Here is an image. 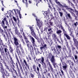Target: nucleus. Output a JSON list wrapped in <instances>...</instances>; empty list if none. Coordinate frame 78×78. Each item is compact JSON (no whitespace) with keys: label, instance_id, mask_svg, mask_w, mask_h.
I'll return each mask as SVG.
<instances>
[{"label":"nucleus","instance_id":"obj_2","mask_svg":"<svg viewBox=\"0 0 78 78\" xmlns=\"http://www.w3.org/2000/svg\"><path fill=\"white\" fill-rule=\"evenodd\" d=\"M0 68L1 70V73H2V76L4 77L5 76V70H4V68H3V64L1 63V62L0 61Z\"/></svg>","mask_w":78,"mask_h":78},{"label":"nucleus","instance_id":"obj_28","mask_svg":"<svg viewBox=\"0 0 78 78\" xmlns=\"http://www.w3.org/2000/svg\"><path fill=\"white\" fill-rule=\"evenodd\" d=\"M30 28L31 31V32L33 31H34V30H33V27H30Z\"/></svg>","mask_w":78,"mask_h":78},{"label":"nucleus","instance_id":"obj_21","mask_svg":"<svg viewBox=\"0 0 78 78\" xmlns=\"http://www.w3.org/2000/svg\"><path fill=\"white\" fill-rule=\"evenodd\" d=\"M15 34H16V35H18V36H19L20 35V33H19V32L17 30L15 31Z\"/></svg>","mask_w":78,"mask_h":78},{"label":"nucleus","instance_id":"obj_31","mask_svg":"<svg viewBox=\"0 0 78 78\" xmlns=\"http://www.w3.org/2000/svg\"><path fill=\"white\" fill-rule=\"evenodd\" d=\"M60 71L62 75H64V72H63V71L62 70V69H61Z\"/></svg>","mask_w":78,"mask_h":78},{"label":"nucleus","instance_id":"obj_40","mask_svg":"<svg viewBox=\"0 0 78 78\" xmlns=\"http://www.w3.org/2000/svg\"><path fill=\"white\" fill-rule=\"evenodd\" d=\"M57 48H59V49H60L61 48V46H60L59 45H57Z\"/></svg>","mask_w":78,"mask_h":78},{"label":"nucleus","instance_id":"obj_51","mask_svg":"<svg viewBox=\"0 0 78 78\" xmlns=\"http://www.w3.org/2000/svg\"><path fill=\"white\" fill-rule=\"evenodd\" d=\"M73 60L74 62H75V59L73 57Z\"/></svg>","mask_w":78,"mask_h":78},{"label":"nucleus","instance_id":"obj_56","mask_svg":"<svg viewBox=\"0 0 78 78\" xmlns=\"http://www.w3.org/2000/svg\"><path fill=\"white\" fill-rule=\"evenodd\" d=\"M9 50H10L11 51H13L12 48H10Z\"/></svg>","mask_w":78,"mask_h":78},{"label":"nucleus","instance_id":"obj_42","mask_svg":"<svg viewBox=\"0 0 78 78\" xmlns=\"http://www.w3.org/2000/svg\"><path fill=\"white\" fill-rule=\"evenodd\" d=\"M49 24L50 25L53 26V23H52L51 22H49Z\"/></svg>","mask_w":78,"mask_h":78},{"label":"nucleus","instance_id":"obj_32","mask_svg":"<svg viewBox=\"0 0 78 78\" xmlns=\"http://www.w3.org/2000/svg\"><path fill=\"white\" fill-rule=\"evenodd\" d=\"M59 14H60V16H61V17H62V15H63L62 12H59Z\"/></svg>","mask_w":78,"mask_h":78},{"label":"nucleus","instance_id":"obj_30","mask_svg":"<svg viewBox=\"0 0 78 78\" xmlns=\"http://www.w3.org/2000/svg\"><path fill=\"white\" fill-rule=\"evenodd\" d=\"M52 36H53L54 38H55V39L56 38V36L55 34H53L52 35Z\"/></svg>","mask_w":78,"mask_h":78},{"label":"nucleus","instance_id":"obj_12","mask_svg":"<svg viewBox=\"0 0 78 78\" xmlns=\"http://www.w3.org/2000/svg\"><path fill=\"white\" fill-rule=\"evenodd\" d=\"M16 60H17V62L19 64L20 68V69H22V66H21V64H20V63L19 62V59H18V58H17V56H16Z\"/></svg>","mask_w":78,"mask_h":78},{"label":"nucleus","instance_id":"obj_26","mask_svg":"<svg viewBox=\"0 0 78 78\" xmlns=\"http://www.w3.org/2000/svg\"><path fill=\"white\" fill-rule=\"evenodd\" d=\"M22 2L24 3H26V4H27V0H22Z\"/></svg>","mask_w":78,"mask_h":78},{"label":"nucleus","instance_id":"obj_24","mask_svg":"<svg viewBox=\"0 0 78 78\" xmlns=\"http://www.w3.org/2000/svg\"><path fill=\"white\" fill-rule=\"evenodd\" d=\"M23 35L24 37V39H25V41L28 39L27 38V37H26V36H25V34H23Z\"/></svg>","mask_w":78,"mask_h":78},{"label":"nucleus","instance_id":"obj_6","mask_svg":"<svg viewBox=\"0 0 78 78\" xmlns=\"http://www.w3.org/2000/svg\"><path fill=\"white\" fill-rule=\"evenodd\" d=\"M61 33H62V31H61V30H58L57 31H56L57 34H58L59 35L60 39L61 40V42H62V40L61 38Z\"/></svg>","mask_w":78,"mask_h":78},{"label":"nucleus","instance_id":"obj_18","mask_svg":"<svg viewBox=\"0 0 78 78\" xmlns=\"http://www.w3.org/2000/svg\"><path fill=\"white\" fill-rule=\"evenodd\" d=\"M51 61V62H52V63H54V62H55V59H54V56H52Z\"/></svg>","mask_w":78,"mask_h":78},{"label":"nucleus","instance_id":"obj_1","mask_svg":"<svg viewBox=\"0 0 78 78\" xmlns=\"http://www.w3.org/2000/svg\"><path fill=\"white\" fill-rule=\"evenodd\" d=\"M13 38L14 41V43L15 45L17 47H18V46L19 44V40H18V39L15 36L13 37Z\"/></svg>","mask_w":78,"mask_h":78},{"label":"nucleus","instance_id":"obj_57","mask_svg":"<svg viewBox=\"0 0 78 78\" xmlns=\"http://www.w3.org/2000/svg\"><path fill=\"white\" fill-rule=\"evenodd\" d=\"M5 38V40L6 41H7V38H6V37H4Z\"/></svg>","mask_w":78,"mask_h":78},{"label":"nucleus","instance_id":"obj_38","mask_svg":"<svg viewBox=\"0 0 78 78\" xmlns=\"http://www.w3.org/2000/svg\"><path fill=\"white\" fill-rule=\"evenodd\" d=\"M2 27L4 29H5V28H6V29L7 28V26H3Z\"/></svg>","mask_w":78,"mask_h":78},{"label":"nucleus","instance_id":"obj_5","mask_svg":"<svg viewBox=\"0 0 78 78\" xmlns=\"http://www.w3.org/2000/svg\"><path fill=\"white\" fill-rule=\"evenodd\" d=\"M30 39H31V42L34 47H36V43H35V40H34V39L33 38V37L30 36Z\"/></svg>","mask_w":78,"mask_h":78},{"label":"nucleus","instance_id":"obj_39","mask_svg":"<svg viewBox=\"0 0 78 78\" xmlns=\"http://www.w3.org/2000/svg\"><path fill=\"white\" fill-rule=\"evenodd\" d=\"M21 42H23V44H25V42H24V41H23V38L22 39H21Z\"/></svg>","mask_w":78,"mask_h":78},{"label":"nucleus","instance_id":"obj_50","mask_svg":"<svg viewBox=\"0 0 78 78\" xmlns=\"http://www.w3.org/2000/svg\"><path fill=\"white\" fill-rule=\"evenodd\" d=\"M69 31L70 32V34H71V35L72 34V31L70 30H69Z\"/></svg>","mask_w":78,"mask_h":78},{"label":"nucleus","instance_id":"obj_45","mask_svg":"<svg viewBox=\"0 0 78 78\" xmlns=\"http://www.w3.org/2000/svg\"><path fill=\"white\" fill-rule=\"evenodd\" d=\"M30 76L32 78H33V77L34 76V75H33V74L31 73L30 74Z\"/></svg>","mask_w":78,"mask_h":78},{"label":"nucleus","instance_id":"obj_59","mask_svg":"<svg viewBox=\"0 0 78 78\" xmlns=\"http://www.w3.org/2000/svg\"><path fill=\"white\" fill-rule=\"evenodd\" d=\"M13 71L14 72L16 73V70L15 69H13Z\"/></svg>","mask_w":78,"mask_h":78},{"label":"nucleus","instance_id":"obj_14","mask_svg":"<svg viewBox=\"0 0 78 78\" xmlns=\"http://www.w3.org/2000/svg\"><path fill=\"white\" fill-rule=\"evenodd\" d=\"M64 36H65L68 39H69V40L70 39V37H69V35L67 34H66V32H64Z\"/></svg>","mask_w":78,"mask_h":78},{"label":"nucleus","instance_id":"obj_53","mask_svg":"<svg viewBox=\"0 0 78 78\" xmlns=\"http://www.w3.org/2000/svg\"><path fill=\"white\" fill-rule=\"evenodd\" d=\"M29 60H31V57H30V55H29Z\"/></svg>","mask_w":78,"mask_h":78},{"label":"nucleus","instance_id":"obj_35","mask_svg":"<svg viewBox=\"0 0 78 78\" xmlns=\"http://www.w3.org/2000/svg\"><path fill=\"white\" fill-rule=\"evenodd\" d=\"M6 74L7 76H10L9 73H8L7 72V71H6Z\"/></svg>","mask_w":78,"mask_h":78},{"label":"nucleus","instance_id":"obj_43","mask_svg":"<svg viewBox=\"0 0 78 78\" xmlns=\"http://www.w3.org/2000/svg\"><path fill=\"white\" fill-rule=\"evenodd\" d=\"M16 66L17 67V69H19V66H18V64H17V62H16Z\"/></svg>","mask_w":78,"mask_h":78},{"label":"nucleus","instance_id":"obj_41","mask_svg":"<svg viewBox=\"0 0 78 78\" xmlns=\"http://www.w3.org/2000/svg\"><path fill=\"white\" fill-rule=\"evenodd\" d=\"M3 21H5V22H6V21H7V20H6V17L4 18L3 19Z\"/></svg>","mask_w":78,"mask_h":78},{"label":"nucleus","instance_id":"obj_62","mask_svg":"<svg viewBox=\"0 0 78 78\" xmlns=\"http://www.w3.org/2000/svg\"><path fill=\"white\" fill-rule=\"evenodd\" d=\"M29 3H31V1L29 0Z\"/></svg>","mask_w":78,"mask_h":78},{"label":"nucleus","instance_id":"obj_60","mask_svg":"<svg viewBox=\"0 0 78 78\" xmlns=\"http://www.w3.org/2000/svg\"><path fill=\"white\" fill-rule=\"evenodd\" d=\"M54 19V17H53L52 16H51V19Z\"/></svg>","mask_w":78,"mask_h":78},{"label":"nucleus","instance_id":"obj_17","mask_svg":"<svg viewBox=\"0 0 78 78\" xmlns=\"http://www.w3.org/2000/svg\"><path fill=\"white\" fill-rule=\"evenodd\" d=\"M48 64L51 70V72H53V69L52 68V67L51 66V64H50V62H48Z\"/></svg>","mask_w":78,"mask_h":78},{"label":"nucleus","instance_id":"obj_37","mask_svg":"<svg viewBox=\"0 0 78 78\" xmlns=\"http://www.w3.org/2000/svg\"><path fill=\"white\" fill-rule=\"evenodd\" d=\"M74 11L76 12V14H77V15H78V11L76 10V9H74Z\"/></svg>","mask_w":78,"mask_h":78},{"label":"nucleus","instance_id":"obj_61","mask_svg":"<svg viewBox=\"0 0 78 78\" xmlns=\"http://www.w3.org/2000/svg\"><path fill=\"white\" fill-rule=\"evenodd\" d=\"M4 9H5L4 8H2V11H4Z\"/></svg>","mask_w":78,"mask_h":78},{"label":"nucleus","instance_id":"obj_52","mask_svg":"<svg viewBox=\"0 0 78 78\" xmlns=\"http://www.w3.org/2000/svg\"><path fill=\"white\" fill-rule=\"evenodd\" d=\"M29 47H30V49H31V48H33V46H32L31 45H30V44Z\"/></svg>","mask_w":78,"mask_h":78},{"label":"nucleus","instance_id":"obj_55","mask_svg":"<svg viewBox=\"0 0 78 78\" xmlns=\"http://www.w3.org/2000/svg\"><path fill=\"white\" fill-rule=\"evenodd\" d=\"M20 47L21 48V50L22 51V50H23V49H22V47L21 46H20Z\"/></svg>","mask_w":78,"mask_h":78},{"label":"nucleus","instance_id":"obj_46","mask_svg":"<svg viewBox=\"0 0 78 78\" xmlns=\"http://www.w3.org/2000/svg\"><path fill=\"white\" fill-rule=\"evenodd\" d=\"M40 49L41 50H43V48H44V47L43 46H42L40 48Z\"/></svg>","mask_w":78,"mask_h":78},{"label":"nucleus","instance_id":"obj_25","mask_svg":"<svg viewBox=\"0 0 78 78\" xmlns=\"http://www.w3.org/2000/svg\"><path fill=\"white\" fill-rule=\"evenodd\" d=\"M36 66L33 65V69L34 70V71L35 72L36 70Z\"/></svg>","mask_w":78,"mask_h":78},{"label":"nucleus","instance_id":"obj_64","mask_svg":"<svg viewBox=\"0 0 78 78\" xmlns=\"http://www.w3.org/2000/svg\"><path fill=\"white\" fill-rule=\"evenodd\" d=\"M76 64H78V60H77V61H76Z\"/></svg>","mask_w":78,"mask_h":78},{"label":"nucleus","instance_id":"obj_10","mask_svg":"<svg viewBox=\"0 0 78 78\" xmlns=\"http://www.w3.org/2000/svg\"><path fill=\"white\" fill-rule=\"evenodd\" d=\"M67 67V65L66 63H64L62 66L63 69L64 70H65L66 69Z\"/></svg>","mask_w":78,"mask_h":78},{"label":"nucleus","instance_id":"obj_3","mask_svg":"<svg viewBox=\"0 0 78 78\" xmlns=\"http://www.w3.org/2000/svg\"><path fill=\"white\" fill-rule=\"evenodd\" d=\"M36 20L37 21V25L38 26V27H39V28L40 29L42 25V22L40 21L38 19H37V17H36Z\"/></svg>","mask_w":78,"mask_h":78},{"label":"nucleus","instance_id":"obj_4","mask_svg":"<svg viewBox=\"0 0 78 78\" xmlns=\"http://www.w3.org/2000/svg\"><path fill=\"white\" fill-rule=\"evenodd\" d=\"M57 3L58 5L59 6H60L62 8H67V6L66 5V4L64 3H63V5H62L60 3V2H57Z\"/></svg>","mask_w":78,"mask_h":78},{"label":"nucleus","instance_id":"obj_8","mask_svg":"<svg viewBox=\"0 0 78 78\" xmlns=\"http://www.w3.org/2000/svg\"><path fill=\"white\" fill-rule=\"evenodd\" d=\"M4 51H5V52L6 55V56H8V54L9 55V51H8V50L7 49V48H4Z\"/></svg>","mask_w":78,"mask_h":78},{"label":"nucleus","instance_id":"obj_13","mask_svg":"<svg viewBox=\"0 0 78 78\" xmlns=\"http://www.w3.org/2000/svg\"><path fill=\"white\" fill-rule=\"evenodd\" d=\"M23 62H24L25 64L26 67H27L28 69H30V68L29 67V66H28V64H27V61L25 59H23Z\"/></svg>","mask_w":78,"mask_h":78},{"label":"nucleus","instance_id":"obj_34","mask_svg":"<svg viewBox=\"0 0 78 78\" xmlns=\"http://www.w3.org/2000/svg\"><path fill=\"white\" fill-rule=\"evenodd\" d=\"M13 19L15 22H16V21H17V20H16V17H14V16H13Z\"/></svg>","mask_w":78,"mask_h":78},{"label":"nucleus","instance_id":"obj_20","mask_svg":"<svg viewBox=\"0 0 78 78\" xmlns=\"http://www.w3.org/2000/svg\"><path fill=\"white\" fill-rule=\"evenodd\" d=\"M42 46L44 49H45V48L46 49H47V44H44L43 45H42Z\"/></svg>","mask_w":78,"mask_h":78},{"label":"nucleus","instance_id":"obj_44","mask_svg":"<svg viewBox=\"0 0 78 78\" xmlns=\"http://www.w3.org/2000/svg\"><path fill=\"white\" fill-rule=\"evenodd\" d=\"M74 25H75V26H76V25H78V22H76V23H74Z\"/></svg>","mask_w":78,"mask_h":78},{"label":"nucleus","instance_id":"obj_11","mask_svg":"<svg viewBox=\"0 0 78 78\" xmlns=\"http://www.w3.org/2000/svg\"><path fill=\"white\" fill-rule=\"evenodd\" d=\"M40 61L41 62V64L43 65V64H45V63L44 62V58L42 57L40 59Z\"/></svg>","mask_w":78,"mask_h":78},{"label":"nucleus","instance_id":"obj_58","mask_svg":"<svg viewBox=\"0 0 78 78\" xmlns=\"http://www.w3.org/2000/svg\"><path fill=\"white\" fill-rule=\"evenodd\" d=\"M19 37H20V39H23V38H22V36H19Z\"/></svg>","mask_w":78,"mask_h":78},{"label":"nucleus","instance_id":"obj_29","mask_svg":"<svg viewBox=\"0 0 78 78\" xmlns=\"http://www.w3.org/2000/svg\"><path fill=\"white\" fill-rule=\"evenodd\" d=\"M0 33H3V30L2 29V28H1V27H0Z\"/></svg>","mask_w":78,"mask_h":78},{"label":"nucleus","instance_id":"obj_27","mask_svg":"<svg viewBox=\"0 0 78 78\" xmlns=\"http://www.w3.org/2000/svg\"><path fill=\"white\" fill-rule=\"evenodd\" d=\"M18 12H19L18 13V14L19 15V17H20V19H21V18H22V16L21 15V14H20V11L19 10Z\"/></svg>","mask_w":78,"mask_h":78},{"label":"nucleus","instance_id":"obj_9","mask_svg":"<svg viewBox=\"0 0 78 78\" xmlns=\"http://www.w3.org/2000/svg\"><path fill=\"white\" fill-rule=\"evenodd\" d=\"M27 45V46L28 48H31V47H30V44H31V43L30 42V41L28 40V39L25 40Z\"/></svg>","mask_w":78,"mask_h":78},{"label":"nucleus","instance_id":"obj_16","mask_svg":"<svg viewBox=\"0 0 78 78\" xmlns=\"http://www.w3.org/2000/svg\"><path fill=\"white\" fill-rule=\"evenodd\" d=\"M73 41H74V42L75 43V44L76 45H78V41L76 40V39H75L74 38V37L73 36Z\"/></svg>","mask_w":78,"mask_h":78},{"label":"nucleus","instance_id":"obj_36","mask_svg":"<svg viewBox=\"0 0 78 78\" xmlns=\"http://www.w3.org/2000/svg\"><path fill=\"white\" fill-rule=\"evenodd\" d=\"M74 56L75 59H76V60H77V58H78V57H77V56H76V55H74Z\"/></svg>","mask_w":78,"mask_h":78},{"label":"nucleus","instance_id":"obj_22","mask_svg":"<svg viewBox=\"0 0 78 78\" xmlns=\"http://www.w3.org/2000/svg\"><path fill=\"white\" fill-rule=\"evenodd\" d=\"M1 23L2 27H3V26H4V25H5V21H3V20H2V23Z\"/></svg>","mask_w":78,"mask_h":78},{"label":"nucleus","instance_id":"obj_19","mask_svg":"<svg viewBox=\"0 0 78 78\" xmlns=\"http://www.w3.org/2000/svg\"><path fill=\"white\" fill-rule=\"evenodd\" d=\"M59 25H60V28H61V29L62 30L63 33H64V32H66V31H65V30H64V28H63L62 26V24H59Z\"/></svg>","mask_w":78,"mask_h":78},{"label":"nucleus","instance_id":"obj_54","mask_svg":"<svg viewBox=\"0 0 78 78\" xmlns=\"http://www.w3.org/2000/svg\"><path fill=\"white\" fill-rule=\"evenodd\" d=\"M48 30L49 31H51V28H50V29H48Z\"/></svg>","mask_w":78,"mask_h":78},{"label":"nucleus","instance_id":"obj_15","mask_svg":"<svg viewBox=\"0 0 78 78\" xmlns=\"http://www.w3.org/2000/svg\"><path fill=\"white\" fill-rule=\"evenodd\" d=\"M31 34H32V36L34 37L36 39H37V37H36V34L34 33V31L31 32Z\"/></svg>","mask_w":78,"mask_h":78},{"label":"nucleus","instance_id":"obj_48","mask_svg":"<svg viewBox=\"0 0 78 78\" xmlns=\"http://www.w3.org/2000/svg\"><path fill=\"white\" fill-rule=\"evenodd\" d=\"M71 4H72L71 6H73V8L74 9H75V7H74V5H73V4H72V2H71Z\"/></svg>","mask_w":78,"mask_h":78},{"label":"nucleus","instance_id":"obj_33","mask_svg":"<svg viewBox=\"0 0 78 78\" xmlns=\"http://www.w3.org/2000/svg\"><path fill=\"white\" fill-rule=\"evenodd\" d=\"M5 24L7 26L9 27V24H8V21H5Z\"/></svg>","mask_w":78,"mask_h":78},{"label":"nucleus","instance_id":"obj_63","mask_svg":"<svg viewBox=\"0 0 78 78\" xmlns=\"http://www.w3.org/2000/svg\"><path fill=\"white\" fill-rule=\"evenodd\" d=\"M37 70L38 71H39V68H38V67H37Z\"/></svg>","mask_w":78,"mask_h":78},{"label":"nucleus","instance_id":"obj_23","mask_svg":"<svg viewBox=\"0 0 78 78\" xmlns=\"http://www.w3.org/2000/svg\"><path fill=\"white\" fill-rule=\"evenodd\" d=\"M66 14H67V16H68L69 19H72V17H71V16H70V14L68 13L67 12H66Z\"/></svg>","mask_w":78,"mask_h":78},{"label":"nucleus","instance_id":"obj_7","mask_svg":"<svg viewBox=\"0 0 78 78\" xmlns=\"http://www.w3.org/2000/svg\"><path fill=\"white\" fill-rule=\"evenodd\" d=\"M3 63L4 64L5 66V69H7V70H9V67L6 64V63L5 62V61H3Z\"/></svg>","mask_w":78,"mask_h":78},{"label":"nucleus","instance_id":"obj_47","mask_svg":"<svg viewBox=\"0 0 78 78\" xmlns=\"http://www.w3.org/2000/svg\"><path fill=\"white\" fill-rule=\"evenodd\" d=\"M7 31L8 32H11V29H8Z\"/></svg>","mask_w":78,"mask_h":78},{"label":"nucleus","instance_id":"obj_49","mask_svg":"<svg viewBox=\"0 0 78 78\" xmlns=\"http://www.w3.org/2000/svg\"><path fill=\"white\" fill-rule=\"evenodd\" d=\"M54 0L55 2L56 3H57V2H58V0Z\"/></svg>","mask_w":78,"mask_h":78}]
</instances>
